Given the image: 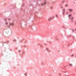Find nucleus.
<instances>
[{
  "label": "nucleus",
  "instance_id": "39448f33",
  "mask_svg": "<svg viewBox=\"0 0 76 76\" xmlns=\"http://www.w3.org/2000/svg\"><path fill=\"white\" fill-rule=\"evenodd\" d=\"M8 21H10V20H11V19H10V18H8Z\"/></svg>",
  "mask_w": 76,
  "mask_h": 76
},
{
  "label": "nucleus",
  "instance_id": "1a4fd4ad",
  "mask_svg": "<svg viewBox=\"0 0 76 76\" xmlns=\"http://www.w3.org/2000/svg\"><path fill=\"white\" fill-rule=\"evenodd\" d=\"M50 20H51L50 19V18L48 19V20L49 21H50Z\"/></svg>",
  "mask_w": 76,
  "mask_h": 76
},
{
  "label": "nucleus",
  "instance_id": "20e7f679",
  "mask_svg": "<svg viewBox=\"0 0 76 76\" xmlns=\"http://www.w3.org/2000/svg\"><path fill=\"white\" fill-rule=\"evenodd\" d=\"M69 12H72V11H73V10L72 9H69Z\"/></svg>",
  "mask_w": 76,
  "mask_h": 76
},
{
  "label": "nucleus",
  "instance_id": "412c9836",
  "mask_svg": "<svg viewBox=\"0 0 76 76\" xmlns=\"http://www.w3.org/2000/svg\"><path fill=\"white\" fill-rule=\"evenodd\" d=\"M66 14H68V12H66Z\"/></svg>",
  "mask_w": 76,
  "mask_h": 76
},
{
  "label": "nucleus",
  "instance_id": "a878e982",
  "mask_svg": "<svg viewBox=\"0 0 76 76\" xmlns=\"http://www.w3.org/2000/svg\"><path fill=\"white\" fill-rule=\"evenodd\" d=\"M75 24H76V22H75Z\"/></svg>",
  "mask_w": 76,
  "mask_h": 76
},
{
  "label": "nucleus",
  "instance_id": "ddd939ff",
  "mask_svg": "<svg viewBox=\"0 0 76 76\" xmlns=\"http://www.w3.org/2000/svg\"><path fill=\"white\" fill-rule=\"evenodd\" d=\"M13 41H16V39H14L13 40Z\"/></svg>",
  "mask_w": 76,
  "mask_h": 76
},
{
  "label": "nucleus",
  "instance_id": "6ab92c4d",
  "mask_svg": "<svg viewBox=\"0 0 76 76\" xmlns=\"http://www.w3.org/2000/svg\"><path fill=\"white\" fill-rule=\"evenodd\" d=\"M61 8H63V7H61Z\"/></svg>",
  "mask_w": 76,
  "mask_h": 76
},
{
  "label": "nucleus",
  "instance_id": "9d476101",
  "mask_svg": "<svg viewBox=\"0 0 76 76\" xmlns=\"http://www.w3.org/2000/svg\"><path fill=\"white\" fill-rule=\"evenodd\" d=\"M63 12H64V11H65V9H63Z\"/></svg>",
  "mask_w": 76,
  "mask_h": 76
},
{
  "label": "nucleus",
  "instance_id": "7ed1b4c3",
  "mask_svg": "<svg viewBox=\"0 0 76 76\" xmlns=\"http://www.w3.org/2000/svg\"><path fill=\"white\" fill-rule=\"evenodd\" d=\"M68 16H69V19H70V17H71V16H72V15L70 14L69 15H68Z\"/></svg>",
  "mask_w": 76,
  "mask_h": 76
},
{
  "label": "nucleus",
  "instance_id": "4be33fe9",
  "mask_svg": "<svg viewBox=\"0 0 76 76\" xmlns=\"http://www.w3.org/2000/svg\"><path fill=\"white\" fill-rule=\"evenodd\" d=\"M59 75H61V74H59Z\"/></svg>",
  "mask_w": 76,
  "mask_h": 76
},
{
  "label": "nucleus",
  "instance_id": "a211bd4d",
  "mask_svg": "<svg viewBox=\"0 0 76 76\" xmlns=\"http://www.w3.org/2000/svg\"><path fill=\"white\" fill-rule=\"evenodd\" d=\"M64 1H62V3H64Z\"/></svg>",
  "mask_w": 76,
  "mask_h": 76
},
{
  "label": "nucleus",
  "instance_id": "5701e85b",
  "mask_svg": "<svg viewBox=\"0 0 76 76\" xmlns=\"http://www.w3.org/2000/svg\"><path fill=\"white\" fill-rule=\"evenodd\" d=\"M25 75H26V73H25Z\"/></svg>",
  "mask_w": 76,
  "mask_h": 76
},
{
  "label": "nucleus",
  "instance_id": "f8f14e48",
  "mask_svg": "<svg viewBox=\"0 0 76 76\" xmlns=\"http://www.w3.org/2000/svg\"><path fill=\"white\" fill-rule=\"evenodd\" d=\"M56 18H58V15H56Z\"/></svg>",
  "mask_w": 76,
  "mask_h": 76
},
{
  "label": "nucleus",
  "instance_id": "2eb2a0df",
  "mask_svg": "<svg viewBox=\"0 0 76 76\" xmlns=\"http://www.w3.org/2000/svg\"><path fill=\"white\" fill-rule=\"evenodd\" d=\"M53 19V18H51V17H50V19Z\"/></svg>",
  "mask_w": 76,
  "mask_h": 76
},
{
  "label": "nucleus",
  "instance_id": "dca6fc26",
  "mask_svg": "<svg viewBox=\"0 0 76 76\" xmlns=\"http://www.w3.org/2000/svg\"><path fill=\"white\" fill-rule=\"evenodd\" d=\"M71 57H73V54H72V55H71Z\"/></svg>",
  "mask_w": 76,
  "mask_h": 76
},
{
  "label": "nucleus",
  "instance_id": "aec40b11",
  "mask_svg": "<svg viewBox=\"0 0 76 76\" xmlns=\"http://www.w3.org/2000/svg\"><path fill=\"white\" fill-rule=\"evenodd\" d=\"M51 9H53V7H50Z\"/></svg>",
  "mask_w": 76,
  "mask_h": 76
},
{
  "label": "nucleus",
  "instance_id": "b1692460",
  "mask_svg": "<svg viewBox=\"0 0 76 76\" xmlns=\"http://www.w3.org/2000/svg\"><path fill=\"white\" fill-rule=\"evenodd\" d=\"M53 18H54V17H53Z\"/></svg>",
  "mask_w": 76,
  "mask_h": 76
},
{
  "label": "nucleus",
  "instance_id": "f03ea898",
  "mask_svg": "<svg viewBox=\"0 0 76 76\" xmlns=\"http://www.w3.org/2000/svg\"><path fill=\"white\" fill-rule=\"evenodd\" d=\"M45 4H46V2H45L44 3L41 4V6H44V5H45Z\"/></svg>",
  "mask_w": 76,
  "mask_h": 76
},
{
  "label": "nucleus",
  "instance_id": "423d86ee",
  "mask_svg": "<svg viewBox=\"0 0 76 76\" xmlns=\"http://www.w3.org/2000/svg\"><path fill=\"white\" fill-rule=\"evenodd\" d=\"M46 50H47L48 51H50V50L48 49V48H46Z\"/></svg>",
  "mask_w": 76,
  "mask_h": 76
},
{
  "label": "nucleus",
  "instance_id": "6e6552de",
  "mask_svg": "<svg viewBox=\"0 0 76 76\" xmlns=\"http://www.w3.org/2000/svg\"><path fill=\"white\" fill-rule=\"evenodd\" d=\"M65 6H66V7H67V6H68V5L67 4H66L65 5Z\"/></svg>",
  "mask_w": 76,
  "mask_h": 76
},
{
  "label": "nucleus",
  "instance_id": "0eeeda50",
  "mask_svg": "<svg viewBox=\"0 0 76 76\" xmlns=\"http://www.w3.org/2000/svg\"><path fill=\"white\" fill-rule=\"evenodd\" d=\"M69 66H72V64H69Z\"/></svg>",
  "mask_w": 76,
  "mask_h": 76
},
{
  "label": "nucleus",
  "instance_id": "393cba45",
  "mask_svg": "<svg viewBox=\"0 0 76 76\" xmlns=\"http://www.w3.org/2000/svg\"><path fill=\"white\" fill-rule=\"evenodd\" d=\"M67 76H69V75H67Z\"/></svg>",
  "mask_w": 76,
  "mask_h": 76
},
{
  "label": "nucleus",
  "instance_id": "f3484780",
  "mask_svg": "<svg viewBox=\"0 0 76 76\" xmlns=\"http://www.w3.org/2000/svg\"><path fill=\"white\" fill-rule=\"evenodd\" d=\"M6 24H7H7H8V23H6Z\"/></svg>",
  "mask_w": 76,
  "mask_h": 76
},
{
  "label": "nucleus",
  "instance_id": "4468645a",
  "mask_svg": "<svg viewBox=\"0 0 76 76\" xmlns=\"http://www.w3.org/2000/svg\"><path fill=\"white\" fill-rule=\"evenodd\" d=\"M63 15H64V12H63Z\"/></svg>",
  "mask_w": 76,
  "mask_h": 76
},
{
  "label": "nucleus",
  "instance_id": "9b49d317",
  "mask_svg": "<svg viewBox=\"0 0 76 76\" xmlns=\"http://www.w3.org/2000/svg\"><path fill=\"white\" fill-rule=\"evenodd\" d=\"M73 17H72V18H71V20H73Z\"/></svg>",
  "mask_w": 76,
  "mask_h": 76
},
{
  "label": "nucleus",
  "instance_id": "f257e3e1",
  "mask_svg": "<svg viewBox=\"0 0 76 76\" xmlns=\"http://www.w3.org/2000/svg\"><path fill=\"white\" fill-rule=\"evenodd\" d=\"M10 25L11 26H14V23H10Z\"/></svg>",
  "mask_w": 76,
  "mask_h": 76
}]
</instances>
